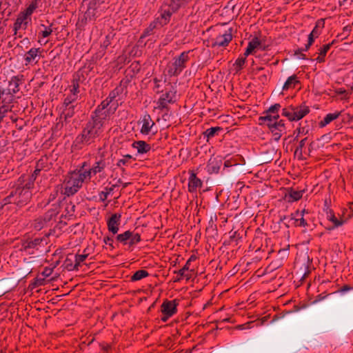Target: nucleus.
<instances>
[{
  "label": "nucleus",
  "instance_id": "obj_60",
  "mask_svg": "<svg viewBox=\"0 0 353 353\" xmlns=\"http://www.w3.org/2000/svg\"><path fill=\"white\" fill-rule=\"evenodd\" d=\"M304 133V128H297L295 131H294V134H296V137H295V139H297L299 136L301 134H303Z\"/></svg>",
  "mask_w": 353,
  "mask_h": 353
},
{
  "label": "nucleus",
  "instance_id": "obj_23",
  "mask_svg": "<svg viewBox=\"0 0 353 353\" xmlns=\"http://www.w3.org/2000/svg\"><path fill=\"white\" fill-rule=\"evenodd\" d=\"M159 19H157L156 20L152 21L149 26L143 30V33L141 34L138 43H143V39L152 34L153 30L157 27L159 24Z\"/></svg>",
  "mask_w": 353,
  "mask_h": 353
},
{
  "label": "nucleus",
  "instance_id": "obj_54",
  "mask_svg": "<svg viewBox=\"0 0 353 353\" xmlns=\"http://www.w3.org/2000/svg\"><path fill=\"white\" fill-rule=\"evenodd\" d=\"M307 140V138H305L303 139H302L300 142H299V146L296 148V151H295V153H298L299 152V154H302V150H303V147L305 146V141Z\"/></svg>",
  "mask_w": 353,
  "mask_h": 353
},
{
  "label": "nucleus",
  "instance_id": "obj_52",
  "mask_svg": "<svg viewBox=\"0 0 353 353\" xmlns=\"http://www.w3.org/2000/svg\"><path fill=\"white\" fill-rule=\"evenodd\" d=\"M246 57H245L244 55L242 56V57H239L236 60V61H235V63L234 64V66H243V65H244L245 63Z\"/></svg>",
  "mask_w": 353,
  "mask_h": 353
},
{
  "label": "nucleus",
  "instance_id": "obj_17",
  "mask_svg": "<svg viewBox=\"0 0 353 353\" xmlns=\"http://www.w3.org/2000/svg\"><path fill=\"white\" fill-rule=\"evenodd\" d=\"M121 214L115 213L112 214L107 221L108 231L112 232L113 234H116L119 232V225L121 224Z\"/></svg>",
  "mask_w": 353,
  "mask_h": 353
},
{
  "label": "nucleus",
  "instance_id": "obj_5",
  "mask_svg": "<svg viewBox=\"0 0 353 353\" xmlns=\"http://www.w3.org/2000/svg\"><path fill=\"white\" fill-rule=\"evenodd\" d=\"M325 27V19H319L316 21L315 26L312 32L308 35L307 43L305 45L303 48H299L295 51L294 54L297 56L299 59H305V54H303V51H307L310 46L313 44L314 39L318 38Z\"/></svg>",
  "mask_w": 353,
  "mask_h": 353
},
{
  "label": "nucleus",
  "instance_id": "obj_31",
  "mask_svg": "<svg viewBox=\"0 0 353 353\" xmlns=\"http://www.w3.org/2000/svg\"><path fill=\"white\" fill-rule=\"evenodd\" d=\"M80 73H81V70H79L76 75L74 77V79L72 80V85L69 86V89H70V94H75L76 96L78 97V93L79 92V83L78 81H79V75H80Z\"/></svg>",
  "mask_w": 353,
  "mask_h": 353
},
{
  "label": "nucleus",
  "instance_id": "obj_2",
  "mask_svg": "<svg viewBox=\"0 0 353 353\" xmlns=\"http://www.w3.org/2000/svg\"><path fill=\"white\" fill-rule=\"evenodd\" d=\"M154 91L157 94H161L159 98L155 101L154 109L160 112L168 111L169 105L176 101V88L165 79H154Z\"/></svg>",
  "mask_w": 353,
  "mask_h": 353
},
{
  "label": "nucleus",
  "instance_id": "obj_6",
  "mask_svg": "<svg viewBox=\"0 0 353 353\" xmlns=\"http://www.w3.org/2000/svg\"><path fill=\"white\" fill-rule=\"evenodd\" d=\"M122 88L121 87H117L110 93L108 97L98 105L96 110H99L103 113H105L107 117H109L110 114H113L119 105L118 101H115V98L119 94Z\"/></svg>",
  "mask_w": 353,
  "mask_h": 353
},
{
  "label": "nucleus",
  "instance_id": "obj_53",
  "mask_svg": "<svg viewBox=\"0 0 353 353\" xmlns=\"http://www.w3.org/2000/svg\"><path fill=\"white\" fill-rule=\"evenodd\" d=\"M103 3V0H91L88 6L97 9L99 6Z\"/></svg>",
  "mask_w": 353,
  "mask_h": 353
},
{
  "label": "nucleus",
  "instance_id": "obj_34",
  "mask_svg": "<svg viewBox=\"0 0 353 353\" xmlns=\"http://www.w3.org/2000/svg\"><path fill=\"white\" fill-rule=\"evenodd\" d=\"M88 256V254L85 253V250L83 251V253L81 254H77L75 255V263L72 268H68L69 270H78L80 266L81 263L83 262L87 257Z\"/></svg>",
  "mask_w": 353,
  "mask_h": 353
},
{
  "label": "nucleus",
  "instance_id": "obj_38",
  "mask_svg": "<svg viewBox=\"0 0 353 353\" xmlns=\"http://www.w3.org/2000/svg\"><path fill=\"white\" fill-rule=\"evenodd\" d=\"M303 190L291 189L288 194L289 201H296L299 200L303 196Z\"/></svg>",
  "mask_w": 353,
  "mask_h": 353
},
{
  "label": "nucleus",
  "instance_id": "obj_59",
  "mask_svg": "<svg viewBox=\"0 0 353 353\" xmlns=\"http://www.w3.org/2000/svg\"><path fill=\"white\" fill-rule=\"evenodd\" d=\"M103 242L110 245L112 249L114 248V246L112 245V243H113V238L112 237H109V236H106L103 239Z\"/></svg>",
  "mask_w": 353,
  "mask_h": 353
},
{
  "label": "nucleus",
  "instance_id": "obj_32",
  "mask_svg": "<svg viewBox=\"0 0 353 353\" xmlns=\"http://www.w3.org/2000/svg\"><path fill=\"white\" fill-rule=\"evenodd\" d=\"M74 105H69L68 106H63V110L61 114V118H63L65 121L72 117L74 114Z\"/></svg>",
  "mask_w": 353,
  "mask_h": 353
},
{
  "label": "nucleus",
  "instance_id": "obj_15",
  "mask_svg": "<svg viewBox=\"0 0 353 353\" xmlns=\"http://www.w3.org/2000/svg\"><path fill=\"white\" fill-rule=\"evenodd\" d=\"M232 28H230L223 34L217 36L212 43V47H225L228 46L232 39Z\"/></svg>",
  "mask_w": 353,
  "mask_h": 353
},
{
  "label": "nucleus",
  "instance_id": "obj_50",
  "mask_svg": "<svg viewBox=\"0 0 353 353\" xmlns=\"http://www.w3.org/2000/svg\"><path fill=\"white\" fill-rule=\"evenodd\" d=\"M2 103V105H0V114L4 117L5 114L8 111L11 110V107L10 106V103Z\"/></svg>",
  "mask_w": 353,
  "mask_h": 353
},
{
  "label": "nucleus",
  "instance_id": "obj_4",
  "mask_svg": "<svg viewBox=\"0 0 353 353\" xmlns=\"http://www.w3.org/2000/svg\"><path fill=\"white\" fill-rule=\"evenodd\" d=\"M310 111V108L305 103L299 105H290L282 110V115L290 121H297L306 116Z\"/></svg>",
  "mask_w": 353,
  "mask_h": 353
},
{
  "label": "nucleus",
  "instance_id": "obj_3",
  "mask_svg": "<svg viewBox=\"0 0 353 353\" xmlns=\"http://www.w3.org/2000/svg\"><path fill=\"white\" fill-rule=\"evenodd\" d=\"M32 198V192L28 190H23L17 187L6 198L5 203H13L19 207H23L28 204Z\"/></svg>",
  "mask_w": 353,
  "mask_h": 353
},
{
  "label": "nucleus",
  "instance_id": "obj_56",
  "mask_svg": "<svg viewBox=\"0 0 353 353\" xmlns=\"http://www.w3.org/2000/svg\"><path fill=\"white\" fill-rule=\"evenodd\" d=\"M181 72V68H170L168 70V73L170 75H176Z\"/></svg>",
  "mask_w": 353,
  "mask_h": 353
},
{
  "label": "nucleus",
  "instance_id": "obj_13",
  "mask_svg": "<svg viewBox=\"0 0 353 353\" xmlns=\"http://www.w3.org/2000/svg\"><path fill=\"white\" fill-rule=\"evenodd\" d=\"M98 154L99 156L96 157L94 163L92 167L90 166V169L93 175L103 172L108 164L107 159L105 158L104 152H101V149L99 150Z\"/></svg>",
  "mask_w": 353,
  "mask_h": 353
},
{
  "label": "nucleus",
  "instance_id": "obj_1",
  "mask_svg": "<svg viewBox=\"0 0 353 353\" xmlns=\"http://www.w3.org/2000/svg\"><path fill=\"white\" fill-rule=\"evenodd\" d=\"M108 117L105 113L95 110L81 133L76 137V144L88 145L94 143L95 140L102 134Z\"/></svg>",
  "mask_w": 353,
  "mask_h": 353
},
{
  "label": "nucleus",
  "instance_id": "obj_58",
  "mask_svg": "<svg viewBox=\"0 0 353 353\" xmlns=\"http://www.w3.org/2000/svg\"><path fill=\"white\" fill-rule=\"evenodd\" d=\"M41 163L42 161H38L35 168V170L32 174H34L35 178L39 174L41 170Z\"/></svg>",
  "mask_w": 353,
  "mask_h": 353
},
{
  "label": "nucleus",
  "instance_id": "obj_42",
  "mask_svg": "<svg viewBox=\"0 0 353 353\" xmlns=\"http://www.w3.org/2000/svg\"><path fill=\"white\" fill-rule=\"evenodd\" d=\"M132 156L130 154H126L123 157L122 159H119L117 163V165L118 167H121L123 165H127L130 164L132 162Z\"/></svg>",
  "mask_w": 353,
  "mask_h": 353
},
{
  "label": "nucleus",
  "instance_id": "obj_12",
  "mask_svg": "<svg viewBox=\"0 0 353 353\" xmlns=\"http://www.w3.org/2000/svg\"><path fill=\"white\" fill-rule=\"evenodd\" d=\"M74 171L77 173L82 184L84 182L90 181L92 176H94L90 169V163L88 161L82 162Z\"/></svg>",
  "mask_w": 353,
  "mask_h": 353
},
{
  "label": "nucleus",
  "instance_id": "obj_28",
  "mask_svg": "<svg viewBox=\"0 0 353 353\" xmlns=\"http://www.w3.org/2000/svg\"><path fill=\"white\" fill-rule=\"evenodd\" d=\"M59 212V205L57 204H53L52 208L47 211V212L43 216L45 220L49 223L50 221L54 220Z\"/></svg>",
  "mask_w": 353,
  "mask_h": 353
},
{
  "label": "nucleus",
  "instance_id": "obj_64",
  "mask_svg": "<svg viewBox=\"0 0 353 353\" xmlns=\"http://www.w3.org/2000/svg\"><path fill=\"white\" fill-rule=\"evenodd\" d=\"M335 93L337 94H347V92L343 88H339L335 90Z\"/></svg>",
  "mask_w": 353,
  "mask_h": 353
},
{
  "label": "nucleus",
  "instance_id": "obj_35",
  "mask_svg": "<svg viewBox=\"0 0 353 353\" xmlns=\"http://www.w3.org/2000/svg\"><path fill=\"white\" fill-rule=\"evenodd\" d=\"M299 83L296 75H292L288 78L283 86V90H287L290 88H294L296 83Z\"/></svg>",
  "mask_w": 353,
  "mask_h": 353
},
{
  "label": "nucleus",
  "instance_id": "obj_62",
  "mask_svg": "<svg viewBox=\"0 0 353 353\" xmlns=\"http://www.w3.org/2000/svg\"><path fill=\"white\" fill-rule=\"evenodd\" d=\"M350 290H351V288L347 285H345L339 290V292L343 293L347 291H349Z\"/></svg>",
  "mask_w": 353,
  "mask_h": 353
},
{
  "label": "nucleus",
  "instance_id": "obj_37",
  "mask_svg": "<svg viewBox=\"0 0 353 353\" xmlns=\"http://www.w3.org/2000/svg\"><path fill=\"white\" fill-rule=\"evenodd\" d=\"M327 219L334 225L332 227L330 228V230H332L335 228L341 226L345 222L343 218L340 217L339 219H338L334 214H330L327 215Z\"/></svg>",
  "mask_w": 353,
  "mask_h": 353
},
{
  "label": "nucleus",
  "instance_id": "obj_16",
  "mask_svg": "<svg viewBox=\"0 0 353 353\" xmlns=\"http://www.w3.org/2000/svg\"><path fill=\"white\" fill-rule=\"evenodd\" d=\"M47 243V236L42 238H36L32 241H25L21 243V251L27 252L28 254H32L30 252V249H38V245H44Z\"/></svg>",
  "mask_w": 353,
  "mask_h": 353
},
{
  "label": "nucleus",
  "instance_id": "obj_11",
  "mask_svg": "<svg viewBox=\"0 0 353 353\" xmlns=\"http://www.w3.org/2000/svg\"><path fill=\"white\" fill-rule=\"evenodd\" d=\"M281 108L279 103L271 105L265 112L263 116L259 117L260 124H265L275 122L279 118V111Z\"/></svg>",
  "mask_w": 353,
  "mask_h": 353
},
{
  "label": "nucleus",
  "instance_id": "obj_51",
  "mask_svg": "<svg viewBox=\"0 0 353 353\" xmlns=\"http://www.w3.org/2000/svg\"><path fill=\"white\" fill-rule=\"evenodd\" d=\"M110 38L111 36L110 34L105 36V39L103 40L101 46L103 50H105L110 45Z\"/></svg>",
  "mask_w": 353,
  "mask_h": 353
},
{
  "label": "nucleus",
  "instance_id": "obj_8",
  "mask_svg": "<svg viewBox=\"0 0 353 353\" xmlns=\"http://www.w3.org/2000/svg\"><path fill=\"white\" fill-rule=\"evenodd\" d=\"M23 81V76L13 77L8 83V87L6 90L0 91V100L3 103H10L14 99V94L19 90V84Z\"/></svg>",
  "mask_w": 353,
  "mask_h": 353
},
{
  "label": "nucleus",
  "instance_id": "obj_33",
  "mask_svg": "<svg viewBox=\"0 0 353 353\" xmlns=\"http://www.w3.org/2000/svg\"><path fill=\"white\" fill-rule=\"evenodd\" d=\"M172 13H173V12L170 10V8L169 10H163L161 12L160 17L158 18V19H159V24L161 26H163V25L167 24L170 21V17H171Z\"/></svg>",
  "mask_w": 353,
  "mask_h": 353
},
{
  "label": "nucleus",
  "instance_id": "obj_14",
  "mask_svg": "<svg viewBox=\"0 0 353 353\" xmlns=\"http://www.w3.org/2000/svg\"><path fill=\"white\" fill-rule=\"evenodd\" d=\"M97 9L90 6H88L87 10L82 17L79 18L77 25L79 28L83 29L85 25L90 21H94L97 19Z\"/></svg>",
  "mask_w": 353,
  "mask_h": 353
},
{
  "label": "nucleus",
  "instance_id": "obj_19",
  "mask_svg": "<svg viewBox=\"0 0 353 353\" xmlns=\"http://www.w3.org/2000/svg\"><path fill=\"white\" fill-rule=\"evenodd\" d=\"M140 123H141V133L144 135H148L151 132L153 126L154 125V122L152 121L151 117L148 114H145Z\"/></svg>",
  "mask_w": 353,
  "mask_h": 353
},
{
  "label": "nucleus",
  "instance_id": "obj_29",
  "mask_svg": "<svg viewBox=\"0 0 353 353\" xmlns=\"http://www.w3.org/2000/svg\"><path fill=\"white\" fill-rule=\"evenodd\" d=\"M340 115H341V112H338V111H336L333 113H329V114H326L325 117L323 118V119L319 122V127L323 128V127L326 126L327 125L330 123L334 120L338 119Z\"/></svg>",
  "mask_w": 353,
  "mask_h": 353
},
{
  "label": "nucleus",
  "instance_id": "obj_26",
  "mask_svg": "<svg viewBox=\"0 0 353 353\" xmlns=\"http://www.w3.org/2000/svg\"><path fill=\"white\" fill-rule=\"evenodd\" d=\"M260 45L261 41L259 39V38L256 37H254L251 41H249L243 55L248 57L252 54L254 50L259 47Z\"/></svg>",
  "mask_w": 353,
  "mask_h": 353
},
{
  "label": "nucleus",
  "instance_id": "obj_41",
  "mask_svg": "<svg viewBox=\"0 0 353 353\" xmlns=\"http://www.w3.org/2000/svg\"><path fill=\"white\" fill-rule=\"evenodd\" d=\"M185 3L183 0H171L169 8L173 12H177L181 6Z\"/></svg>",
  "mask_w": 353,
  "mask_h": 353
},
{
  "label": "nucleus",
  "instance_id": "obj_40",
  "mask_svg": "<svg viewBox=\"0 0 353 353\" xmlns=\"http://www.w3.org/2000/svg\"><path fill=\"white\" fill-rule=\"evenodd\" d=\"M115 185H112V187H106L104 188V190L101 191L99 194V199L101 201H105L108 196L110 194V193L113 191Z\"/></svg>",
  "mask_w": 353,
  "mask_h": 353
},
{
  "label": "nucleus",
  "instance_id": "obj_18",
  "mask_svg": "<svg viewBox=\"0 0 353 353\" xmlns=\"http://www.w3.org/2000/svg\"><path fill=\"white\" fill-rule=\"evenodd\" d=\"M316 52L313 55L312 60L316 61L317 63H321L325 61V56L331 48V44L326 43L322 46H316Z\"/></svg>",
  "mask_w": 353,
  "mask_h": 353
},
{
  "label": "nucleus",
  "instance_id": "obj_44",
  "mask_svg": "<svg viewBox=\"0 0 353 353\" xmlns=\"http://www.w3.org/2000/svg\"><path fill=\"white\" fill-rule=\"evenodd\" d=\"M77 96L75 94H69L64 99L63 106H68L69 105H74V103L77 100Z\"/></svg>",
  "mask_w": 353,
  "mask_h": 353
},
{
  "label": "nucleus",
  "instance_id": "obj_57",
  "mask_svg": "<svg viewBox=\"0 0 353 353\" xmlns=\"http://www.w3.org/2000/svg\"><path fill=\"white\" fill-rule=\"evenodd\" d=\"M268 128L270 129V130L274 133L275 132H278L279 131V128H277V126L276 125V123L275 122H273V123H268L266 125Z\"/></svg>",
  "mask_w": 353,
  "mask_h": 353
},
{
  "label": "nucleus",
  "instance_id": "obj_22",
  "mask_svg": "<svg viewBox=\"0 0 353 353\" xmlns=\"http://www.w3.org/2000/svg\"><path fill=\"white\" fill-rule=\"evenodd\" d=\"M192 272L193 270H190V264L189 262H186L185 265L178 271H174V274H177L179 275V279H175L174 281H179L183 278H185L186 280H189L192 277V274L188 272Z\"/></svg>",
  "mask_w": 353,
  "mask_h": 353
},
{
  "label": "nucleus",
  "instance_id": "obj_9",
  "mask_svg": "<svg viewBox=\"0 0 353 353\" xmlns=\"http://www.w3.org/2000/svg\"><path fill=\"white\" fill-rule=\"evenodd\" d=\"M116 239L123 245H128L129 248H133L141 241L140 234L130 230L118 234Z\"/></svg>",
  "mask_w": 353,
  "mask_h": 353
},
{
  "label": "nucleus",
  "instance_id": "obj_20",
  "mask_svg": "<svg viewBox=\"0 0 353 353\" xmlns=\"http://www.w3.org/2000/svg\"><path fill=\"white\" fill-rule=\"evenodd\" d=\"M202 184L201 180L196 177V174L194 172H191L188 179V191L190 192H194L199 188L202 186Z\"/></svg>",
  "mask_w": 353,
  "mask_h": 353
},
{
  "label": "nucleus",
  "instance_id": "obj_63",
  "mask_svg": "<svg viewBox=\"0 0 353 353\" xmlns=\"http://www.w3.org/2000/svg\"><path fill=\"white\" fill-rule=\"evenodd\" d=\"M6 146V141L0 137V154L3 151V148Z\"/></svg>",
  "mask_w": 353,
  "mask_h": 353
},
{
  "label": "nucleus",
  "instance_id": "obj_10",
  "mask_svg": "<svg viewBox=\"0 0 353 353\" xmlns=\"http://www.w3.org/2000/svg\"><path fill=\"white\" fill-rule=\"evenodd\" d=\"M178 305L179 302L176 299L172 301L165 300L161 306V311L163 314L161 320L163 322H166L169 318L175 314L177 312Z\"/></svg>",
  "mask_w": 353,
  "mask_h": 353
},
{
  "label": "nucleus",
  "instance_id": "obj_21",
  "mask_svg": "<svg viewBox=\"0 0 353 353\" xmlns=\"http://www.w3.org/2000/svg\"><path fill=\"white\" fill-rule=\"evenodd\" d=\"M28 19L21 13L18 15L15 22L13 25L14 34H17V32L20 29L26 30L28 27Z\"/></svg>",
  "mask_w": 353,
  "mask_h": 353
},
{
  "label": "nucleus",
  "instance_id": "obj_61",
  "mask_svg": "<svg viewBox=\"0 0 353 353\" xmlns=\"http://www.w3.org/2000/svg\"><path fill=\"white\" fill-rule=\"evenodd\" d=\"M281 132H282V131H278V132H275L273 133L274 140L278 141L280 139V138L282 135Z\"/></svg>",
  "mask_w": 353,
  "mask_h": 353
},
{
  "label": "nucleus",
  "instance_id": "obj_36",
  "mask_svg": "<svg viewBox=\"0 0 353 353\" xmlns=\"http://www.w3.org/2000/svg\"><path fill=\"white\" fill-rule=\"evenodd\" d=\"M39 48H32L26 54V64L30 63L31 61H34L37 57H39L38 52Z\"/></svg>",
  "mask_w": 353,
  "mask_h": 353
},
{
  "label": "nucleus",
  "instance_id": "obj_25",
  "mask_svg": "<svg viewBox=\"0 0 353 353\" xmlns=\"http://www.w3.org/2000/svg\"><path fill=\"white\" fill-rule=\"evenodd\" d=\"M221 165V161L216 160L215 158L210 159L207 165V171L210 174L218 173Z\"/></svg>",
  "mask_w": 353,
  "mask_h": 353
},
{
  "label": "nucleus",
  "instance_id": "obj_49",
  "mask_svg": "<svg viewBox=\"0 0 353 353\" xmlns=\"http://www.w3.org/2000/svg\"><path fill=\"white\" fill-rule=\"evenodd\" d=\"M75 205L72 203L69 202L65 204V210L68 216H72L74 212Z\"/></svg>",
  "mask_w": 353,
  "mask_h": 353
},
{
  "label": "nucleus",
  "instance_id": "obj_45",
  "mask_svg": "<svg viewBox=\"0 0 353 353\" xmlns=\"http://www.w3.org/2000/svg\"><path fill=\"white\" fill-rule=\"evenodd\" d=\"M41 26L43 27L44 28V30H41L39 32V35H41V37L43 38H46V37H49L53 32V30L52 28V25H50V26H46L43 24H41Z\"/></svg>",
  "mask_w": 353,
  "mask_h": 353
},
{
  "label": "nucleus",
  "instance_id": "obj_47",
  "mask_svg": "<svg viewBox=\"0 0 353 353\" xmlns=\"http://www.w3.org/2000/svg\"><path fill=\"white\" fill-rule=\"evenodd\" d=\"M221 130V129L219 127L210 128H208V129H207L205 130V132H204V134L208 139L209 138H212V137H213L215 135V134L217 132H219Z\"/></svg>",
  "mask_w": 353,
  "mask_h": 353
},
{
  "label": "nucleus",
  "instance_id": "obj_46",
  "mask_svg": "<svg viewBox=\"0 0 353 353\" xmlns=\"http://www.w3.org/2000/svg\"><path fill=\"white\" fill-rule=\"evenodd\" d=\"M35 180L34 174H32L31 176L29 177L28 181L23 186H19L23 190H28L31 191V189L34 187V181Z\"/></svg>",
  "mask_w": 353,
  "mask_h": 353
},
{
  "label": "nucleus",
  "instance_id": "obj_39",
  "mask_svg": "<svg viewBox=\"0 0 353 353\" xmlns=\"http://www.w3.org/2000/svg\"><path fill=\"white\" fill-rule=\"evenodd\" d=\"M149 275L148 272L144 270H139L134 272L132 276L131 280L132 281H139Z\"/></svg>",
  "mask_w": 353,
  "mask_h": 353
},
{
  "label": "nucleus",
  "instance_id": "obj_43",
  "mask_svg": "<svg viewBox=\"0 0 353 353\" xmlns=\"http://www.w3.org/2000/svg\"><path fill=\"white\" fill-rule=\"evenodd\" d=\"M37 3L32 2L24 12H21V14L26 17L27 19L30 16L37 8Z\"/></svg>",
  "mask_w": 353,
  "mask_h": 353
},
{
  "label": "nucleus",
  "instance_id": "obj_24",
  "mask_svg": "<svg viewBox=\"0 0 353 353\" xmlns=\"http://www.w3.org/2000/svg\"><path fill=\"white\" fill-rule=\"evenodd\" d=\"M132 146L133 148L137 150V152L141 154H143L147 153L151 150V146L150 144L147 143L144 141H134Z\"/></svg>",
  "mask_w": 353,
  "mask_h": 353
},
{
  "label": "nucleus",
  "instance_id": "obj_48",
  "mask_svg": "<svg viewBox=\"0 0 353 353\" xmlns=\"http://www.w3.org/2000/svg\"><path fill=\"white\" fill-rule=\"evenodd\" d=\"M304 213H305V210H303L301 212V217L300 219H295V225H296V226L306 227L307 225V223L306 222V221L303 218V214Z\"/></svg>",
  "mask_w": 353,
  "mask_h": 353
},
{
  "label": "nucleus",
  "instance_id": "obj_55",
  "mask_svg": "<svg viewBox=\"0 0 353 353\" xmlns=\"http://www.w3.org/2000/svg\"><path fill=\"white\" fill-rule=\"evenodd\" d=\"M277 128H279V131H284L285 130V122L283 120L275 121Z\"/></svg>",
  "mask_w": 353,
  "mask_h": 353
},
{
  "label": "nucleus",
  "instance_id": "obj_27",
  "mask_svg": "<svg viewBox=\"0 0 353 353\" xmlns=\"http://www.w3.org/2000/svg\"><path fill=\"white\" fill-rule=\"evenodd\" d=\"M190 51L183 52L179 56L174 59L172 66H183L190 59L189 54Z\"/></svg>",
  "mask_w": 353,
  "mask_h": 353
},
{
  "label": "nucleus",
  "instance_id": "obj_7",
  "mask_svg": "<svg viewBox=\"0 0 353 353\" xmlns=\"http://www.w3.org/2000/svg\"><path fill=\"white\" fill-rule=\"evenodd\" d=\"M75 172H69L63 180V194L70 196L76 194L83 186Z\"/></svg>",
  "mask_w": 353,
  "mask_h": 353
},
{
  "label": "nucleus",
  "instance_id": "obj_30",
  "mask_svg": "<svg viewBox=\"0 0 353 353\" xmlns=\"http://www.w3.org/2000/svg\"><path fill=\"white\" fill-rule=\"evenodd\" d=\"M47 221L43 216L37 217L31 223V226L36 230L39 231L48 225Z\"/></svg>",
  "mask_w": 353,
  "mask_h": 353
}]
</instances>
